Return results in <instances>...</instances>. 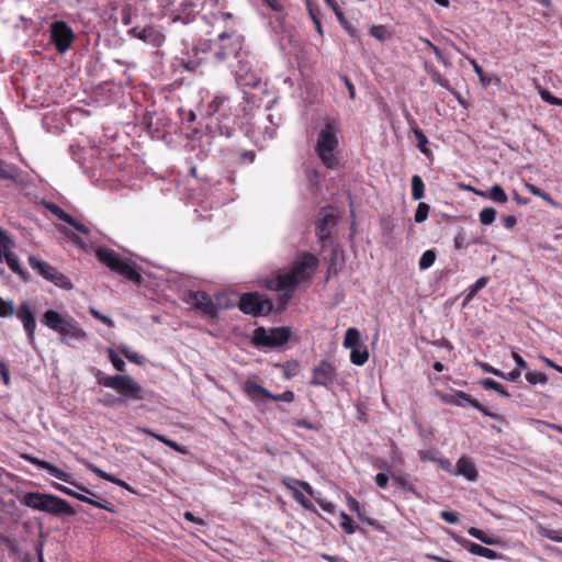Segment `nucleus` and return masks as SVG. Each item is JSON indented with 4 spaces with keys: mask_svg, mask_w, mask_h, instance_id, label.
<instances>
[{
    "mask_svg": "<svg viewBox=\"0 0 562 562\" xmlns=\"http://www.w3.org/2000/svg\"><path fill=\"white\" fill-rule=\"evenodd\" d=\"M21 458L24 459L25 461L36 465L40 469L46 470L54 477L75 486L82 493H78L65 485L59 484V483H53V487L55 490H57L68 496L75 497V498L79 499L80 502L90 504L94 507L102 508L110 513H115V507L113 504H111L106 501L99 499L98 496L95 495V493H93L89 488L85 487L83 485L78 484L75 481H72V475L70 473H67V472L60 470L58 467H56L45 460L35 458L27 453L21 454Z\"/></svg>",
    "mask_w": 562,
    "mask_h": 562,
    "instance_id": "1",
    "label": "nucleus"
},
{
    "mask_svg": "<svg viewBox=\"0 0 562 562\" xmlns=\"http://www.w3.org/2000/svg\"><path fill=\"white\" fill-rule=\"evenodd\" d=\"M21 504L53 516L76 515V510L65 499L53 494L27 492L22 497Z\"/></svg>",
    "mask_w": 562,
    "mask_h": 562,
    "instance_id": "2",
    "label": "nucleus"
},
{
    "mask_svg": "<svg viewBox=\"0 0 562 562\" xmlns=\"http://www.w3.org/2000/svg\"><path fill=\"white\" fill-rule=\"evenodd\" d=\"M318 259L310 254L305 252L303 258L296 261L290 271L279 274L276 280L274 289L277 291L280 290H291L294 291L296 285L304 280L311 278L313 271L317 267Z\"/></svg>",
    "mask_w": 562,
    "mask_h": 562,
    "instance_id": "3",
    "label": "nucleus"
},
{
    "mask_svg": "<svg viewBox=\"0 0 562 562\" xmlns=\"http://www.w3.org/2000/svg\"><path fill=\"white\" fill-rule=\"evenodd\" d=\"M336 133L337 127L335 121L326 117L324 120V127L318 134L315 150L323 164L329 169L338 166V160L334 155V150L338 146Z\"/></svg>",
    "mask_w": 562,
    "mask_h": 562,
    "instance_id": "4",
    "label": "nucleus"
},
{
    "mask_svg": "<svg viewBox=\"0 0 562 562\" xmlns=\"http://www.w3.org/2000/svg\"><path fill=\"white\" fill-rule=\"evenodd\" d=\"M97 382L100 385L110 387L119 392L122 396L132 400H142V386L131 375L117 374L106 375L102 371L98 370L95 373Z\"/></svg>",
    "mask_w": 562,
    "mask_h": 562,
    "instance_id": "5",
    "label": "nucleus"
},
{
    "mask_svg": "<svg viewBox=\"0 0 562 562\" xmlns=\"http://www.w3.org/2000/svg\"><path fill=\"white\" fill-rule=\"evenodd\" d=\"M97 258L112 271L125 277L126 279L135 282H142L140 273L128 261L121 259L114 250L99 247L95 250Z\"/></svg>",
    "mask_w": 562,
    "mask_h": 562,
    "instance_id": "6",
    "label": "nucleus"
},
{
    "mask_svg": "<svg viewBox=\"0 0 562 562\" xmlns=\"http://www.w3.org/2000/svg\"><path fill=\"white\" fill-rule=\"evenodd\" d=\"M29 265L33 270H36L45 280L54 283L56 286L64 290H71L74 284L71 281L61 272H59L52 265L40 260L35 256L29 257Z\"/></svg>",
    "mask_w": 562,
    "mask_h": 562,
    "instance_id": "7",
    "label": "nucleus"
},
{
    "mask_svg": "<svg viewBox=\"0 0 562 562\" xmlns=\"http://www.w3.org/2000/svg\"><path fill=\"white\" fill-rule=\"evenodd\" d=\"M238 307L245 314L259 316L269 314L273 308V303L259 293L250 292L240 296Z\"/></svg>",
    "mask_w": 562,
    "mask_h": 562,
    "instance_id": "8",
    "label": "nucleus"
},
{
    "mask_svg": "<svg viewBox=\"0 0 562 562\" xmlns=\"http://www.w3.org/2000/svg\"><path fill=\"white\" fill-rule=\"evenodd\" d=\"M291 336L288 327H278L266 330L259 327L254 331L252 342L256 346L280 347L284 345Z\"/></svg>",
    "mask_w": 562,
    "mask_h": 562,
    "instance_id": "9",
    "label": "nucleus"
},
{
    "mask_svg": "<svg viewBox=\"0 0 562 562\" xmlns=\"http://www.w3.org/2000/svg\"><path fill=\"white\" fill-rule=\"evenodd\" d=\"M13 246V240L8 232L0 226V262L5 260L9 268L16 273L24 282L29 281V274L21 268L20 261L14 252L10 249Z\"/></svg>",
    "mask_w": 562,
    "mask_h": 562,
    "instance_id": "10",
    "label": "nucleus"
},
{
    "mask_svg": "<svg viewBox=\"0 0 562 562\" xmlns=\"http://www.w3.org/2000/svg\"><path fill=\"white\" fill-rule=\"evenodd\" d=\"M50 37L58 53L68 50L74 40V32L64 21H56L50 25Z\"/></svg>",
    "mask_w": 562,
    "mask_h": 562,
    "instance_id": "11",
    "label": "nucleus"
},
{
    "mask_svg": "<svg viewBox=\"0 0 562 562\" xmlns=\"http://www.w3.org/2000/svg\"><path fill=\"white\" fill-rule=\"evenodd\" d=\"M336 376V370L331 363L326 360H322L313 369V376L311 380L312 385L328 386L333 383Z\"/></svg>",
    "mask_w": 562,
    "mask_h": 562,
    "instance_id": "12",
    "label": "nucleus"
},
{
    "mask_svg": "<svg viewBox=\"0 0 562 562\" xmlns=\"http://www.w3.org/2000/svg\"><path fill=\"white\" fill-rule=\"evenodd\" d=\"M16 317L23 323L24 329L27 334L30 342L35 344L34 331L36 328V321L34 312L27 302H22L16 311Z\"/></svg>",
    "mask_w": 562,
    "mask_h": 562,
    "instance_id": "13",
    "label": "nucleus"
},
{
    "mask_svg": "<svg viewBox=\"0 0 562 562\" xmlns=\"http://www.w3.org/2000/svg\"><path fill=\"white\" fill-rule=\"evenodd\" d=\"M72 317L58 313L54 310H48L43 314L42 323L49 329L60 334Z\"/></svg>",
    "mask_w": 562,
    "mask_h": 562,
    "instance_id": "14",
    "label": "nucleus"
},
{
    "mask_svg": "<svg viewBox=\"0 0 562 562\" xmlns=\"http://www.w3.org/2000/svg\"><path fill=\"white\" fill-rule=\"evenodd\" d=\"M456 542L465 548L470 553L480 555L490 560L501 559L502 555L494 550L482 547L475 542H472L463 537L453 536Z\"/></svg>",
    "mask_w": 562,
    "mask_h": 562,
    "instance_id": "15",
    "label": "nucleus"
},
{
    "mask_svg": "<svg viewBox=\"0 0 562 562\" xmlns=\"http://www.w3.org/2000/svg\"><path fill=\"white\" fill-rule=\"evenodd\" d=\"M191 303L194 305V307L199 311H202L203 313L215 316L216 315V307L210 297V295L204 291H196L192 292L190 294Z\"/></svg>",
    "mask_w": 562,
    "mask_h": 562,
    "instance_id": "16",
    "label": "nucleus"
},
{
    "mask_svg": "<svg viewBox=\"0 0 562 562\" xmlns=\"http://www.w3.org/2000/svg\"><path fill=\"white\" fill-rule=\"evenodd\" d=\"M128 34L135 38H138L145 43L159 45L161 41V34L153 26L147 25L143 29L135 26L128 31Z\"/></svg>",
    "mask_w": 562,
    "mask_h": 562,
    "instance_id": "17",
    "label": "nucleus"
},
{
    "mask_svg": "<svg viewBox=\"0 0 562 562\" xmlns=\"http://www.w3.org/2000/svg\"><path fill=\"white\" fill-rule=\"evenodd\" d=\"M334 220V215L327 212L326 209H323L321 212V216L317 218L315 223L316 235L321 241L325 243L330 238V229L329 223Z\"/></svg>",
    "mask_w": 562,
    "mask_h": 562,
    "instance_id": "18",
    "label": "nucleus"
},
{
    "mask_svg": "<svg viewBox=\"0 0 562 562\" xmlns=\"http://www.w3.org/2000/svg\"><path fill=\"white\" fill-rule=\"evenodd\" d=\"M59 336L60 342L70 345L71 339L82 340L87 337V334L72 318L65 327V329L59 334Z\"/></svg>",
    "mask_w": 562,
    "mask_h": 562,
    "instance_id": "19",
    "label": "nucleus"
},
{
    "mask_svg": "<svg viewBox=\"0 0 562 562\" xmlns=\"http://www.w3.org/2000/svg\"><path fill=\"white\" fill-rule=\"evenodd\" d=\"M456 475H462L469 481H476L479 473L474 463L467 457H462L457 462Z\"/></svg>",
    "mask_w": 562,
    "mask_h": 562,
    "instance_id": "20",
    "label": "nucleus"
},
{
    "mask_svg": "<svg viewBox=\"0 0 562 562\" xmlns=\"http://www.w3.org/2000/svg\"><path fill=\"white\" fill-rule=\"evenodd\" d=\"M244 391L252 401H258L260 397L268 398V396H271V393L268 390L250 380L245 383Z\"/></svg>",
    "mask_w": 562,
    "mask_h": 562,
    "instance_id": "21",
    "label": "nucleus"
},
{
    "mask_svg": "<svg viewBox=\"0 0 562 562\" xmlns=\"http://www.w3.org/2000/svg\"><path fill=\"white\" fill-rule=\"evenodd\" d=\"M441 400L449 405L463 406L464 403L471 405L473 398L463 391H456L451 394H445Z\"/></svg>",
    "mask_w": 562,
    "mask_h": 562,
    "instance_id": "22",
    "label": "nucleus"
},
{
    "mask_svg": "<svg viewBox=\"0 0 562 562\" xmlns=\"http://www.w3.org/2000/svg\"><path fill=\"white\" fill-rule=\"evenodd\" d=\"M20 169L11 164L0 160V179L19 182Z\"/></svg>",
    "mask_w": 562,
    "mask_h": 562,
    "instance_id": "23",
    "label": "nucleus"
},
{
    "mask_svg": "<svg viewBox=\"0 0 562 562\" xmlns=\"http://www.w3.org/2000/svg\"><path fill=\"white\" fill-rule=\"evenodd\" d=\"M475 193L479 195H482V196H488L491 200H493L494 202H497V203H506L507 202V194H506L505 190L499 184L493 186L490 189L488 193L477 192V191Z\"/></svg>",
    "mask_w": 562,
    "mask_h": 562,
    "instance_id": "24",
    "label": "nucleus"
},
{
    "mask_svg": "<svg viewBox=\"0 0 562 562\" xmlns=\"http://www.w3.org/2000/svg\"><path fill=\"white\" fill-rule=\"evenodd\" d=\"M369 358L367 347L358 346L351 349L350 360L356 366H363Z\"/></svg>",
    "mask_w": 562,
    "mask_h": 562,
    "instance_id": "25",
    "label": "nucleus"
},
{
    "mask_svg": "<svg viewBox=\"0 0 562 562\" xmlns=\"http://www.w3.org/2000/svg\"><path fill=\"white\" fill-rule=\"evenodd\" d=\"M360 333L357 328L350 327L345 333L344 347L352 349L359 346Z\"/></svg>",
    "mask_w": 562,
    "mask_h": 562,
    "instance_id": "26",
    "label": "nucleus"
},
{
    "mask_svg": "<svg viewBox=\"0 0 562 562\" xmlns=\"http://www.w3.org/2000/svg\"><path fill=\"white\" fill-rule=\"evenodd\" d=\"M468 532H469L470 536L479 539L480 541H482L483 543H485L487 546H496V544L499 543L498 539L493 538V537H488L487 535H485L484 531H482L479 528L471 527V528H469Z\"/></svg>",
    "mask_w": 562,
    "mask_h": 562,
    "instance_id": "27",
    "label": "nucleus"
},
{
    "mask_svg": "<svg viewBox=\"0 0 562 562\" xmlns=\"http://www.w3.org/2000/svg\"><path fill=\"white\" fill-rule=\"evenodd\" d=\"M480 384L485 389V390H493L495 392H497L499 395L504 396V397H509L510 394L504 389V386L502 384H499L498 382L492 380V379H483L480 381Z\"/></svg>",
    "mask_w": 562,
    "mask_h": 562,
    "instance_id": "28",
    "label": "nucleus"
},
{
    "mask_svg": "<svg viewBox=\"0 0 562 562\" xmlns=\"http://www.w3.org/2000/svg\"><path fill=\"white\" fill-rule=\"evenodd\" d=\"M425 186L423 179L415 175L412 177V196L414 200H420L424 198Z\"/></svg>",
    "mask_w": 562,
    "mask_h": 562,
    "instance_id": "29",
    "label": "nucleus"
},
{
    "mask_svg": "<svg viewBox=\"0 0 562 562\" xmlns=\"http://www.w3.org/2000/svg\"><path fill=\"white\" fill-rule=\"evenodd\" d=\"M46 209L52 214H54L56 217H58L60 221H63V222H65L67 224L74 222V217L71 215H69L68 213H66L61 207H59L55 203H47L46 204Z\"/></svg>",
    "mask_w": 562,
    "mask_h": 562,
    "instance_id": "30",
    "label": "nucleus"
},
{
    "mask_svg": "<svg viewBox=\"0 0 562 562\" xmlns=\"http://www.w3.org/2000/svg\"><path fill=\"white\" fill-rule=\"evenodd\" d=\"M412 131L417 139V148L425 155H429V149L427 148L428 139L426 135L423 133L420 128L416 125L412 126Z\"/></svg>",
    "mask_w": 562,
    "mask_h": 562,
    "instance_id": "31",
    "label": "nucleus"
},
{
    "mask_svg": "<svg viewBox=\"0 0 562 562\" xmlns=\"http://www.w3.org/2000/svg\"><path fill=\"white\" fill-rule=\"evenodd\" d=\"M525 187L528 190V192L531 193L532 195L541 198L543 201H546L552 206H557V203L549 193L542 191L541 189L531 183H526Z\"/></svg>",
    "mask_w": 562,
    "mask_h": 562,
    "instance_id": "32",
    "label": "nucleus"
},
{
    "mask_svg": "<svg viewBox=\"0 0 562 562\" xmlns=\"http://www.w3.org/2000/svg\"><path fill=\"white\" fill-rule=\"evenodd\" d=\"M392 480L403 491L418 495L414 485L411 482H408L405 476L401 474H392Z\"/></svg>",
    "mask_w": 562,
    "mask_h": 562,
    "instance_id": "33",
    "label": "nucleus"
},
{
    "mask_svg": "<svg viewBox=\"0 0 562 562\" xmlns=\"http://www.w3.org/2000/svg\"><path fill=\"white\" fill-rule=\"evenodd\" d=\"M370 34L380 42H385L391 38V33L384 25H372Z\"/></svg>",
    "mask_w": 562,
    "mask_h": 562,
    "instance_id": "34",
    "label": "nucleus"
},
{
    "mask_svg": "<svg viewBox=\"0 0 562 562\" xmlns=\"http://www.w3.org/2000/svg\"><path fill=\"white\" fill-rule=\"evenodd\" d=\"M487 281L488 279L486 277H481L479 280H476V282L470 286L465 296V302L472 300L476 293L487 284Z\"/></svg>",
    "mask_w": 562,
    "mask_h": 562,
    "instance_id": "35",
    "label": "nucleus"
},
{
    "mask_svg": "<svg viewBox=\"0 0 562 562\" xmlns=\"http://www.w3.org/2000/svg\"><path fill=\"white\" fill-rule=\"evenodd\" d=\"M480 222L483 225H491L496 217V210L494 207H484L480 212Z\"/></svg>",
    "mask_w": 562,
    "mask_h": 562,
    "instance_id": "36",
    "label": "nucleus"
},
{
    "mask_svg": "<svg viewBox=\"0 0 562 562\" xmlns=\"http://www.w3.org/2000/svg\"><path fill=\"white\" fill-rule=\"evenodd\" d=\"M435 260H436V254H435V251H434V250H430V249H429V250H426V251L422 255V257H420V259H419V263H418V265H419V268H420L422 270H424V269H428L429 267H431V266L434 265Z\"/></svg>",
    "mask_w": 562,
    "mask_h": 562,
    "instance_id": "37",
    "label": "nucleus"
},
{
    "mask_svg": "<svg viewBox=\"0 0 562 562\" xmlns=\"http://www.w3.org/2000/svg\"><path fill=\"white\" fill-rule=\"evenodd\" d=\"M340 518V527L342 528V530L348 535L355 533L357 527L353 524V520L350 518V516H348L345 512H341Z\"/></svg>",
    "mask_w": 562,
    "mask_h": 562,
    "instance_id": "38",
    "label": "nucleus"
},
{
    "mask_svg": "<svg viewBox=\"0 0 562 562\" xmlns=\"http://www.w3.org/2000/svg\"><path fill=\"white\" fill-rule=\"evenodd\" d=\"M108 355H109V359L112 362L113 367L117 371L124 372L126 369V364H125L124 360L122 358H120L112 348H108Z\"/></svg>",
    "mask_w": 562,
    "mask_h": 562,
    "instance_id": "39",
    "label": "nucleus"
},
{
    "mask_svg": "<svg viewBox=\"0 0 562 562\" xmlns=\"http://www.w3.org/2000/svg\"><path fill=\"white\" fill-rule=\"evenodd\" d=\"M471 406L474 407L475 409L480 411L483 415H485V416H487V417H490L492 419H495V420H498V422L503 420V417L501 415L488 411L485 406H483L475 398H473V401L471 402Z\"/></svg>",
    "mask_w": 562,
    "mask_h": 562,
    "instance_id": "40",
    "label": "nucleus"
},
{
    "mask_svg": "<svg viewBox=\"0 0 562 562\" xmlns=\"http://www.w3.org/2000/svg\"><path fill=\"white\" fill-rule=\"evenodd\" d=\"M429 205L427 203L420 202L415 212V222L423 223L427 220L429 213Z\"/></svg>",
    "mask_w": 562,
    "mask_h": 562,
    "instance_id": "41",
    "label": "nucleus"
},
{
    "mask_svg": "<svg viewBox=\"0 0 562 562\" xmlns=\"http://www.w3.org/2000/svg\"><path fill=\"white\" fill-rule=\"evenodd\" d=\"M14 314V304L12 301H3L0 297V317H10Z\"/></svg>",
    "mask_w": 562,
    "mask_h": 562,
    "instance_id": "42",
    "label": "nucleus"
},
{
    "mask_svg": "<svg viewBox=\"0 0 562 562\" xmlns=\"http://www.w3.org/2000/svg\"><path fill=\"white\" fill-rule=\"evenodd\" d=\"M429 75L434 82L440 85L441 87H443L448 90L450 89L449 81L446 78H443L442 75L438 70H436L435 68H430Z\"/></svg>",
    "mask_w": 562,
    "mask_h": 562,
    "instance_id": "43",
    "label": "nucleus"
},
{
    "mask_svg": "<svg viewBox=\"0 0 562 562\" xmlns=\"http://www.w3.org/2000/svg\"><path fill=\"white\" fill-rule=\"evenodd\" d=\"M470 64L473 66V69L474 71L476 72V75L479 76L480 78V81L482 82L483 86H488L491 83V79L487 78L484 72H483V69L482 67L477 64V61L475 59H470Z\"/></svg>",
    "mask_w": 562,
    "mask_h": 562,
    "instance_id": "44",
    "label": "nucleus"
},
{
    "mask_svg": "<svg viewBox=\"0 0 562 562\" xmlns=\"http://www.w3.org/2000/svg\"><path fill=\"white\" fill-rule=\"evenodd\" d=\"M526 380L532 385H535L537 383H546L547 375L544 373L528 372L526 374Z\"/></svg>",
    "mask_w": 562,
    "mask_h": 562,
    "instance_id": "45",
    "label": "nucleus"
},
{
    "mask_svg": "<svg viewBox=\"0 0 562 562\" xmlns=\"http://www.w3.org/2000/svg\"><path fill=\"white\" fill-rule=\"evenodd\" d=\"M540 95L543 101L553 104V105H562V99L557 98L550 93V91L543 89L540 91Z\"/></svg>",
    "mask_w": 562,
    "mask_h": 562,
    "instance_id": "46",
    "label": "nucleus"
},
{
    "mask_svg": "<svg viewBox=\"0 0 562 562\" xmlns=\"http://www.w3.org/2000/svg\"><path fill=\"white\" fill-rule=\"evenodd\" d=\"M120 351L123 353V356L125 358H127L130 361L136 363V364H140L142 363V358L138 353L136 352H131L127 347L125 346H121L120 347Z\"/></svg>",
    "mask_w": 562,
    "mask_h": 562,
    "instance_id": "47",
    "label": "nucleus"
},
{
    "mask_svg": "<svg viewBox=\"0 0 562 562\" xmlns=\"http://www.w3.org/2000/svg\"><path fill=\"white\" fill-rule=\"evenodd\" d=\"M90 314H91L94 318H97V319L101 321V322H102L103 324H105L106 326H109V327H114V322L112 321V318H110V317H108V316L103 315L102 313H100V312H99V311H97L95 308L90 307Z\"/></svg>",
    "mask_w": 562,
    "mask_h": 562,
    "instance_id": "48",
    "label": "nucleus"
},
{
    "mask_svg": "<svg viewBox=\"0 0 562 562\" xmlns=\"http://www.w3.org/2000/svg\"><path fill=\"white\" fill-rule=\"evenodd\" d=\"M269 400H273L276 402H292L294 400V393L292 391H285L282 394L274 395L271 393V396H268Z\"/></svg>",
    "mask_w": 562,
    "mask_h": 562,
    "instance_id": "49",
    "label": "nucleus"
},
{
    "mask_svg": "<svg viewBox=\"0 0 562 562\" xmlns=\"http://www.w3.org/2000/svg\"><path fill=\"white\" fill-rule=\"evenodd\" d=\"M440 517L448 524L459 522V515L456 512L442 510L440 512Z\"/></svg>",
    "mask_w": 562,
    "mask_h": 562,
    "instance_id": "50",
    "label": "nucleus"
},
{
    "mask_svg": "<svg viewBox=\"0 0 562 562\" xmlns=\"http://www.w3.org/2000/svg\"><path fill=\"white\" fill-rule=\"evenodd\" d=\"M480 368L485 372V373H491V374H494L498 378H505V373L502 372L501 370L490 366L488 363H485V362H480L479 363Z\"/></svg>",
    "mask_w": 562,
    "mask_h": 562,
    "instance_id": "51",
    "label": "nucleus"
},
{
    "mask_svg": "<svg viewBox=\"0 0 562 562\" xmlns=\"http://www.w3.org/2000/svg\"><path fill=\"white\" fill-rule=\"evenodd\" d=\"M59 231L63 234H65L68 238H70L72 240V243H75L76 245H78L80 247H85L82 239L78 235H76L74 232L69 231L66 227H61V228H59Z\"/></svg>",
    "mask_w": 562,
    "mask_h": 562,
    "instance_id": "52",
    "label": "nucleus"
},
{
    "mask_svg": "<svg viewBox=\"0 0 562 562\" xmlns=\"http://www.w3.org/2000/svg\"><path fill=\"white\" fill-rule=\"evenodd\" d=\"M422 41L427 45V47L429 49H431V52L435 54V56L437 57V59L439 61H443V55L442 53L440 52V49L435 45L432 44L429 40L427 38H422Z\"/></svg>",
    "mask_w": 562,
    "mask_h": 562,
    "instance_id": "53",
    "label": "nucleus"
},
{
    "mask_svg": "<svg viewBox=\"0 0 562 562\" xmlns=\"http://www.w3.org/2000/svg\"><path fill=\"white\" fill-rule=\"evenodd\" d=\"M374 481L380 488H385L389 483V476L385 473H378Z\"/></svg>",
    "mask_w": 562,
    "mask_h": 562,
    "instance_id": "54",
    "label": "nucleus"
},
{
    "mask_svg": "<svg viewBox=\"0 0 562 562\" xmlns=\"http://www.w3.org/2000/svg\"><path fill=\"white\" fill-rule=\"evenodd\" d=\"M237 81L240 83V85H244V86H247V87H256L258 83H259V79L256 77V76H251V78L249 80H246L243 82V77L239 72H237Z\"/></svg>",
    "mask_w": 562,
    "mask_h": 562,
    "instance_id": "55",
    "label": "nucleus"
},
{
    "mask_svg": "<svg viewBox=\"0 0 562 562\" xmlns=\"http://www.w3.org/2000/svg\"><path fill=\"white\" fill-rule=\"evenodd\" d=\"M0 375L2 378V381L5 385H9L10 383V373L9 370L3 361H0Z\"/></svg>",
    "mask_w": 562,
    "mask_h": 562,
    "instance_id": "56",
    "label": "nucleus"
},
{
    "mask_svg": "<svg viewBox=\"0 0 562 562\" xmlns=\"http://www.w3.org/2000/svg\"><path fill=\"white\" fill-rule=\"evenodd\" d=\"M517 223V218L514 215H507L503 217V224L507 229H512L515 227Z\"/></svg>",
    "mask_w": 562,
    "mask_h": 562,
    "instance_id": "57",
    "label": "nucleus"
},
{
    "mask_svg": "<svg viewBox=\"0 0 562 562\" xmlns=\"http://www.w3.org/2000/svg\"><path fill=\"white\" fill-rule=\"evenodd\" d=\"M292 292L291 290L282 293L280 296H279V301H280V308L279 310H283L285 308V305L288 304L289 300L291 299L292 296Z\"/></svg>",
    "mask_w": 562,
    "mask_h": 562,
    "instance_id": "58",
    "label": "nucleus"
},
{
    "mask_svg": "<svg viewBox=\"0 0 562 562\" xmlns=\"http://www.w3.org/2000/svg\"><path fill=\"white\" fill-rule=\"evenodd\" d=\"M317 504L322 507L323 510L333 514L335 512V505L329 502H325L322 499H316Z\"/></svg>",
    "mask_w": 562,
    "mask_h": 562,
    "instance_id": "59",
    "label": "nucleus"
},
{
    "mask_svg": "<svg viewBox=\"0 0 562 562\" xmlns=\"http://www.w3.org/2000/svg\"><path fill=\"white\" fill-rule=\"evenodd\" d=\"M68 224H69L70 226H72L75 229H77L78 232L82 233V234L88 235V234L90 233V229H89L86 225H83V224L79 223V222H78V221H76L75 218H74V222H72V223H68Z\"/></svg>",
    "mask_w": 562,
    "mask_h": 562,
    "instance_id": "60",
    "label": "nucleus"
},
{
    "mask_svg": "<svg viewBox=\"0 0 562 562\" xmlns=\"http://www.w3.org/2000/svg\"><path fill=\"white\" fill-rule=\"evenodd\" d=\"M166 446L171 448V449H173L177 452H180V453H187L188 452L186 447H182V446L178 445L176 441H172L170 439L168 440Z\"/></svg>",
    "mask_w": 562,
    "mask_h": 562,
    "instance_id": "61",
    "label": "nucleus"
},
{
    "mask_svg": "<svg viewBox=\"0 0 562 562\" xmlns=\"http://www.w3.org/2000/svg\"><path fill=\"white\" fill-rule=\"evenodd\" d=\"M512 357L519 368H522V369L527 368V362L524 360V358L520 355H518L517 352H513Z\"/></svg>",
    "mask_w": 562,
    "mask_h": 562,
    "instance_id": "62",
    "label": "nucleus"
},
{
    "mask_svg": "<svg viewBox=\"0 0 562 562\" xmlns=\"http://www.w3.org/2000/svg\"><path fill=\"white\" fill-rule=\"evenodd\" d=\"M348 506H349L350 510H352V512H355V513L359 514V512H360V505H359V503H358V501H357V499H355V498H353V497H351V496H348Z\"/></svg>",
    "mask_w": 562,
    "mask_h": 562,
    "instance_id": "63",
    "label": "nucleus"
},
{
    "mask_svg": "<svg viewBox=\"0 0 562 562\" xmlns=\"http://www.w3.org/2000/svg\"><path fill=\"white\" fill-rule=\"evenodd\" d=\"M295 499L304 507V508H310V503L304 497V495L296 491L295 492Z\"/></svg>",
    "mask_w": 562,
    "mask_h": 562,
    "instance_id": "64",
    "label": "nucleus"
}]
</instances>
